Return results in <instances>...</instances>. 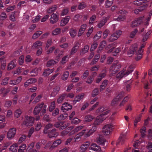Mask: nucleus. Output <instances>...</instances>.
<instances>
[{"instance_id":"nucleus-2","label":"nucleus","mask_w":152,"mask_h":152,"mask_svg":"<svg viewBox=\"0 0 152 152\" xmlns=\"http://www.w3.org/2000/svg\"><path fill=\"white\" fill-rule=\"evenodd\" d=\"M47 108V105H44L43 102H42L35 106L33 111V113L34 115H37L40 113L41 116L43 115L46 112Z\"/></svg>"},{"instance_id":"nucleus-30","label":"nucleus","mask_w":152,"mask_h":152,"mask_svg":"<svg viewBox=\"0 0 152 152\" xmlns=\"http://www.w3.org/2000/svg\"><path fill=\"white\" fill-rule=\"evenodd\" d=\"M70 17L67 16L66 17L62 19L61 22V26H64L68 22L69 20Z\"/></svg>"},{"instance_id":"nucleus-27","label":"nucleus","mask_w":152,"mask_h":152,"mask_svg":"<svg viewBox=\"0 0 152 152\" xmlns=\"http://www.w3.org/2000/svg\"><path fill=\"white\" fill-rule=\"evenodd\" d=\"M148 6L147 4H144L141 6L139 9H136L134 10V12L136 14H138L139 12H141L142 11L145 9Z\"/></svg>"},{"instance_id":"nucleus-39","label":"nucleus","mask_w":152,"mask_h":152,"mask_svg":"<svg viewBox=\"0 0 152 152\" xmlns=\"http://www.w3.org/2000/svg\"><path fill=\"white\" fill-rule=\"evenodd\" d=\"M69 75V72L68 71H66L64 72L63 75L61 76V79L64 80H66L67 79Z\"/></svg>"},{"instance_id":"nucleus-29","label":"nucleus","mask_w":152,"mask_h":152,"mask_svg":"<svg viewBox=\"0 0 152 152\" xmlns=\"http://www.w3.org/2000/svg\"><path fill=\"white\" fill-rule=\"evenodd\" d=\"M16 66V61L15 60H12L8 64L7 67L8 70H10L15 67Z\"/></svg>"},{"instance_id":"nucleus-64","label":"nucleus","mask_w":152,"mask_h":152,"mask_svg":"<svg viewBox=\"0 0 152 152\" xmlns=\"http://www.w3.org/2000/svg\"><path fill=\"white\" fill-rule=\"evenodd\" d=\"M52 43V40L51 39H48L47 41V42L46 44V48H48L50 46Z\"/></svg>"},{"instance_id":"nucleus-60","label":"nucleus","mask_w":152,"mask_h":152,"mask_svg":"<svg viewBox=\"0 0 152 152\" xmlns=\"http://www.w3.org/2000/svg\"><path fill=\"white\" fill-rule=\"evenodd\" d=\"M138 32V30L135 29L134 31H132L129 37L131 38H133L134 37L136 33Z\"/></svg>"},{"instance_id":"nucleus-36","label":"nucleus","mask_w":152,"mask_h":152,"mask_svg":"<svg viewBox=\"0 0 152 152\" xmlns=\"http://www.w3.org/2000/svg\"><path fill=\"white\" fill-rule=\"evenodd\" d=\"M94 118V117L90 115H86L84 118V121L85 122H90Z\"/></svg>"},{"instance_id":"nucleus-21","label":"nucleus","mask_w":152,"mask_h":152,"mask_svg":"<svg viewBox=\"0 0 152 152\" xmlns=\"http://www.w3.org/2000/svg\"><path fill=\"white\" fill-rule=\"evenodd\" d=\"M90 149L96 151H100L101 149L100 146H99L95 143H92L90 147Z\"/></svg>"},{"instance_id":"nucleus-57","label":"nucleus","mask_w":152,"mask_h":152,"mask_svg":"<svg viewBox=\"0 0 152 152\" xmlns=\"http://www.w3.org/2000/svg\"><path fill=\"white\" fill-rule=\"evenodd\" d=\"M60 32L61 29L59 28H57L53 31L52 34L53 35H56L59 34Z\"/></svg>"},{"instance_id":"nucleus-47","label":"nucleus","mask_w":152,"mask_h":152,"mask_svg":"<svg viewBox=\"0 0 152 152\" xmlns=\"http://www.w3.org/2000/svg\"><path fill=\"white\" fill-rule=\"evenodd\" d=\"M69 33L71 37L73 38L76 34V30L73 28H72L69 31Z\"/></svg>"},{"instance_id":"nucleus-12","label":"nucleus","mask_w":152,"mask_h":152,"mask_svg":"<svg viewBox=\"0 0 152 152\" xmlns=\"http://www.w3.org/2000/svg\"><path fill=\"white\" fill-rule=\"evenodd\" d=\"M123 96V95L122 94H119L112 100L111 102V105L113 106L117 104Z\"/></svg>"},{"instance_id":"nucleus-11","label":"nucleus","mask_w":152,"mask_h":152,"mask_svg":"<svg viewBox=\"0 0 152 152\" xmlns=\"http://www.w3.org/2000/svg\"><path fill=\"white\" fill-rule=\"evenodd\" d=\"M56 131V129L55 128L50 130L48 131L47 134H48V137L50 138L52 137H56L58 135V133Z\"/></svg>"},{"instance_id":"nucleus-32","label":"nucleus","mask_w":152,"mask_h":152,"mask_svg":"<svg viewBox=\"0 0 152 152\" xmlns=\"http://www.w3.org/2000/svg\"><path fill=\"white\" fill-rule=\"evenodd\" d=\"M73 126H70L68 127L65 130L62 131L61 132V134L63 135H66L68 134L69 132L73 129Z\"/></svg>"},{"instance_id":"nucleus-17","label":"nucleus","mask_w":152,"mask_h":152,"mask_svg":"<svg viewBox=\"0 0 152 152\" xmlns=\"http://www.w3.org/2000/svg\"><path fill=\"white\" fill-rule=\"evenodd\" d=\"M58 19V16L54 13L51 15L50 21L52 24H54L57 22Z\"/></svg>"},{"instance_id":"nucleus-3","label":"nucleus","mask_w":152,"mask_h":152,"mask_svg":"<svg viewBox=\"0 0 152 152\" xmlns=\"http://www.w3.org/2000/svg\"><path fill=\"white\" fill-rule=\"evenodd\" d=\"M134 68V65H130L126 71L124 69L121 71L117 74L116 78L118 80H120L124 77H126L132 72Z\"/></svg>"},{"instance_id":"nucleus-59","label":"nucleus","mask_w":152,"mask_h":152,"mask_svg":"<svg viewBox=\"0 0 152 152\" xmlns=\"http://www.w3.org/2000/svg\"><path fill=\"white\" fill-rule=\"evenodd\" d=\"M142 53L138 51V53H137V56L135 58L136 61H138L141 58L142 56Z\"/></svg>"},{"instance_id":"nucleus-43","label":"nucleus","mask_w":152,"mask_h":152,"mask_svg":"<svg viewBox=\"0 0 152 152\" xmlns=\"http://www.w3.org/2000/svg\"><path fill=\"white\" fill-rule=\"evenodd\" d=\"M34 144L35 143L33 142L29 144L26 150V151L28 152L31 151L34 146Z\"/></svg>"},{"instance_id":"nucleus-28","label":"nucleus","mask_w":152,"mask_h":152,"mask_svg":"<svg viewBox=\"0 0 152 152\" xmlns=\"http://www.w3.org/2000/svg\"><path fill=\"white\" fill-rule=\"evenodd\" d=\"M108 80H105L102 82V84L100 86L99 90L100 91H102L104 90L108 83Z\"/></svg>"},{"instance_id":"nucleus-63","label":"nucleus","mask_w":152,"mask_h":152,"mask_svg":"<svg viewBox=\"0 0 152 152\" xmlns=\"http://www.w3.org/2000/svg\"><path fill=\"white\" fill-rule=\"evenodd\" d=\"M71 122L73 124H77L80 122V120L77 118H74L71 120Z\"/></svg>"},{"instance_id":"nucleus-33","label":"nucleus","mask_w":152,"mask_h":152,"mask_svg":"<svg viewBox=\"0 0 152 152\" xmlns=\"http://www.w3.org/2000/svg\"><path fill=\"white\" fill-rule=\"evenodd\" d=\"M18 147V144L17 143H15L13 144L10 146L9 150L12 152H16L17 151Z\"/></svg>"},{"instance_id":"nucleus-37","label":"nucleus","mask_w":152,"mask_h":152,"mask_svg":"<svg viewBox=\"0 0 152 152\" xmlns=\"http://www.w3.org/2000/svg\"><path fill=\"white\" fill-rule=\"evenodd\" d=\"M67 114L65 113H64L63 114H61L58 116V121H61L64 120L67 117Z\"/></svg>"},{"instance_id":"nucleus-7","label":"nucleus","mask_w":152,"mask_h":152,"mask_svg":"<svg viewBox=\"0 0 152 152\" xmlns=\"http://www.w3.org/2000/svg\"><path fill=\"white\" fill-rule=\"evenodd\" d=\"M122 34V31L120 30H118L115 33L113 34L108 39V41L110 42H113L117 39Z\"/></svg>"},{"instance_id":"nucleus-55","label":"nucleus","mask_w":152,"mask_h":152,"mask_svg":"<svg viewBox=\"0 0 152 152\" xmlns=\"http://www.w3.org/2000/svg\"><path fill=\"white\" fill-rule=\"evenodd\" d=\"M98 45L96 42H94L91 45L90 50L93 51L97 47Z\"/></svg>"},{"instance_id":"nucleus-56","label":"nucleus","mask_w":152,"mask_h":152,"mask_svg":"<svg viewBox=\"0 0 152 152\" xmlns=\"http://www.w3.org/2000/svg\"><path fill=\"white\" fill-rule=\"evenodd\" d=\"M99 94V89L96 88L94 89L93 91L92 94V96L93 97H95Z\"/></svg>"},{"instance_id":"nucleus-13","label":"nucleus","mask_w":152,"mask_h":152,"mask_svg":"<svg viewBox=\"0 0 152 152\" xmlns=\"http://www.w3.org/2000/svg\"><path fill=\"white\" fill-rule=\"evenodd\" d=\"M96 142L98 144L101 145L102 146H104L106 143V146L108 144L105 138L102 136H100L96 138Z\"/></svg>"},{"instance_id":"nucleus-61","label":"nucleus","mask_w":152,"mask_h":152,"mask_svg":"<svg viewBox=\"0 0 152 152\" xmlns=\"http://www.w3.org/2000/svg\"><path fill=\"white\" fill-rule=\"evenodd\" d=\"M148 151L149 152H152V142H149L147 146Z\"/></svg>"},{"instance_id":"nucleus-38","label":"nucleus","mask_w":152,"mask_h":152,"mask_svg":"<svg viewBox=\"0 0 152 152\" xmlns=\"http://www.w3.org/2000/svg\"><path fill=\"white\" fill-rule=\"evenodd\" d=\"M42 42L40 41H37L34 43L32 46V48L33 49L36 48L38 47L42 46Z\"/></svg>"},{"instance_id":"nucleus-54","label":"nucleus","mask_w":152,"mask_h":152,"mask_svg":"<svg viewBox=\"0 0 152 152\" xmlns=\"http://www.w3.org/2000/svg\"><path fill=\"white\" fill-rule=\"evenodd\" d=\"M145 3L143 1L140 0H136L133 2V4L136 5H141L142 3Z\"/></svg>"},{"instance_id":"nucleus-41","label":"nucleus","mask_w":152,"mask_h":152,"mask_svg":"<svg viewBox=\"0 0 152 152\" xmlns=\"http://www.w3.org/2000/svg\"><path fill=\"white\" fill-rule=\"evenodd\" d=\"M26 146L25 144H22L19 146V149L18 150V152H24L26 150Z\"/></svg>"},{"instance_id":"nucleus-14","label":"nucleus","mask_w":152,"mask_h":152,"mask_svg":"<svg viewBox=\"0 0 152 152\" xmlns=\"http://www.w3.org/2000/svg\"><path fill=\"white\" fill-rule=\"evenodd\" d=\"M90 144V142L88 141H87L83 144L80 147V151L81 152H85L88 148Z\"/></svg>"},{"instance_id":"nucleus-19","label":"nucleus","mask_w":152,"mask_h":152,"mask_svg":"<svg viewBox=\"0 0 152 152\" xmlns=\"http://www.w3.org/2000/svg\"><path fill=\"white\" fill-rule=\"evenodd\" d=\"M126 139V134L125 133L121 134L118 140V143L117 144L121 142L122 145L123 144Z\"/></svg>"},{"instance_id":"nucleus-16","label":"nucleus","mask_w":152,"mask_h":152,"mask_svg":"<svg viewBox=\"0 0 152 152\" xmlns=\"http://www.w3.org/2000/svg\"><path fill=\"white\" fill-rule=\"evenodd\" d=\"M84 96V94L83 93L77 95L75 97L73 101V104H75L77 102H79L83 98Z\"/></svg>"},{"instance_id":"nucleus-23","label":"nucleus","mask_w":152,"mask_h":152,"mask_svg":"<svg viewBox=\"0 0 152 152\" xmlns=\"http://www.w3.org/2000/svg\"><path fill=\"white\" fill-rule=\"evenodd\" d=\"M61 143V139H58L55 141L51 146L50 147V150H51L55 147L58 146Z\"/></svg>"},{"instance_id":"nucleus-5","label":"nucleus","mask_w":152,"mask_h":152,"mask_svg":"<svg viewBox=\"0 0 152 152\" xmlns=\"http://www.w3.org/2000/svg\"><path fill=\"white\" fill-rule=\"evenodd\" d=\"M34 120V118L31 116H26L25 120L23 122V124L26 127L32 126Z\"/></svg>"},{"instance_id":"nucleus-24","label":"nucleus","mask_w":152,"mask_h":152,"mask_svg":"<svg viewBox=\"0 0 152 152\" xmlns=\"http://www.w3.org/2000/svg\"><path fill=\"white\" fill-rule=\"evenodd\" d=\"M9 90L4 88H3L0 90V96L5 97L9 93Z\"/></svg>"},{"instance_id":"nucleus-20","label":"nucleus","mask_w":152,"mask_h":152,"mask_svg":"<svg viewBox=\"0 0 152 152\" xmlns=\"http://www.w3.org/2000/svg\"><path fill=\"white\" fill-rule=\"evenodd\" d=\"M37 80L35 78H30L27 80L24 83V86L25 87H28L30 84L35 83Z\"/></svg>"},{"instance_id":"nucleus-62","label":"nucleus","mask_w":152,"mask_h":152,"mask_svg":"<svg viewBox=\"0 0 152 152\" xmlns=\"http://www.w3.org/2000/svg\"><path fill=\"white\" fill-rule=\"evenodd\" d=\"M101 34H102V31H99L96 34L94 37V39H99L101 36Z\"/></svg>"},{"instance_id":"nucleus-25","label":"nucleus","mask_w":152,"mask_h":152,"mask_svg":"<svg viewBox=\"0 0 152 152\" xmlns=\"http://www.w3.org/2000/svg\"><path fill=\"white\" fill-rule=\"evenodd\" d=\"M66 93H65L60 95L57 99L58 103V104L61 103L64 99L66 98Z\"/></svg>"},{"instance_id":"nucleus-40","label":"nucleus","mask_w":152,"mask_h":152,"mask_svg":"<svg viewBox=\"0 0 152 152\" xmlns=\"http://www.w3.org/2000/svg\"><path fill=\"white\" fill-rule=\"evenodd\" d=\"M38 72V69L37 68H35L30 71V73L31 74V76L35 77L37 75Z\"/></svg>"},{"instance_id":"nucleus-58","label":"nucleus","mask_w":152,"mask_h":152,"mask_svg":"<svg viewBox=\"0 0 152 152\" xmlns=\"http://www.w3.org/2000/svg\"><path fill=\"white\" fill-rule=\"evenodd\" d=\"M24 57L23 55H22L19 58L18 63L20 65H22L24 61Z\"/></svg>"},{"instance_id":"nucleus-49","label":"nucleus","mask_w":152,"mask_h":152,"mask_svg":"<svg viewBox=\"0 0 152 152\" xmlns=\"http://www.w3.org/2000/svg\"><path fill=\"white\" fill-rule=\"evenodd\" d=\"M106 75V71L105 69L102 70L101 73L98 75L99 77H101L102 78H104Z\"/></svg>"},{"instance_id":"nucleus-52","label":"nucleus","mask_w":152,"mask_h":152,"mask_svg":"<svg viewBox=\"0 0 152 152\" xmlns=\"http://www.w3.org/2000/svg\"><path fill=\"white\" fill-rule=\"evenodd\" d=\"M69 56L68 55H66L64 56L63 57L62 59V60L61 61V63L63 64L65 63H66V61H68L69 58Z\"/></svg>"},{"instance_id":"nucleus-4","label":"nucleus","mask_w":152,"mask_h":152,"mask_svg":"<svg viewBox=\"0 0 152 152\" xmlns=\"http://www.w3.org/2000/svg\"><path fill=\"white\" fill-rule=\"evenodd\" d=\"M121 66V64L118 63V61H116L110 67V72L113 75V74H115L118 71Z\"/></svg>"},{"instance_id":"nucleus-31","label":"nucleus","mask_w":152,"mask_h":152,"mask_svg":"<svg viewBox=\"0 0 152 152\" xmlns=\"http://www.w3.org/2000/svg\"><path fill=\"white\" fill-rule=\"evenodd\" d=\"M53 69H50L48 68L45 69L43 73V75L45 76H47L53 72Z\"/></svg>"},{"instance_id":"nucleus-50","label":"nucleus","mask_w":152,"mask_h":152,"mask_svg":"<svg viewBox=\"0 0 152 152\" xmlns=\"http://www.w3.org/2000/svg\"><path fill=\"white\" fill-rule=\"evenodd\" d=\"M113 0H107L105 2V6L106 7L108 8L110 7L112 4Z\"/></svg>"},{"instance_id":"nucleus-35","label":"nucleus","mask_w":152,"mask_h":152,"mask_svg":"<svg viewBox=\"0 0 152 152\" xmlns=\"http://www.w3.org/2000/svg\"><path fill=\"white\" fill-rule=\"evenodd\" d=\"M89 49V47L88 45H85L80 52L81 55H83L88 52Z\"/></svg>"},{"instance_id":"nucleus-34","label":"nucleus","mask_w":152,"mask_h":152,"mask_svg":"<svg viewBox=\"0 0 152 152\" xmlns=\"http://www.w3.org/2000/svg\"><path fill=\"white\" fill-rule=\"evenodd\" d=\"M53 125H52L50 124L49 123L45 126V127L44 129V133L45 134H47L48 131H49L50 130L49 129L52 127Z\"/></svg>"},{"instance_id":"nucleus-15","label":"nucleus","mask_w":152,"mask_h":152,"mask_svg":"<svg viewBox=\"0 0 152 152\" xmlns=\"http://www.w3.org/2000/svg\"><path fill=\"white\" fill-rule=\"evenodd\" d=\"M72 106L69 104L67 102H65L62 105L61 108V110L63 112H65L69 110L72 109Z\"/></svg>"},{"instance_id":"nucleus-51","label":"nucleus","mask_w":152,"mask_h":152,"mask_svg":"<svg viewBox=\"0 0 152 152\" xmlns=\"http://www.w3.org/2000/svg\"><path fill=\"white\" fill-rule=\"evenodd\" d=\"M55 108V102H53L51 103V104L49 106V110L50 112H52Z\"/></svg>"},{"instance_id":"nucleus-18","label":"nucleus","mask_w":152,"mask_h":152,"mask_svg":"<svg viewBox=\"0 0 152 152\" xmlns=\"http://www.w3.org/2000/svg\"><path fill=\"white\" fill-rule=\"evenodd\" d=\"M110 15H108L107 17H104L98 24V27L100 28L103 26L110 18Z\"/></svg>"},{"instance_id":"nucleus-42","label":"nucleus","mask_w":152,"mask_h":152,"mask_svg":"<svg viewBox=\"0 0 152 152\" xmlns=\"http://www.w3.org/2000/svg\"><path fill=\"white\" fill-rule=\"evenodd\" d=\"M57 62L58 60L57 61H55L53 60H51L48 61L47 64V66L48 67H50L56 63Z\"/></svg>"},{"instance_id":"nucleus-45","label":"nucleus","mask_w":152,"mask_h":152,"mask_svg":"<svg viewBox=\"0 0 152 152\" xmlns=\"http://www.w3.org/2000/svg\"><path fill=\"white\" fill-rule=\"evenodd\" d=\"M42 31H37L33 35L32 38L35 39L37 38L42 33Z\"/></svg>"},{"instance_id":"nucleus-48","label":"nucleus","mask_w":152,"mask_h":152,"mask_svg":"<svg viewBox=\"0 0 152 152\" xmlns=\"http://www.w3.org/2000/svg\"><path fill=\"white\" fill-rule=\"evenodd\" d=\"M22 113V111L20 109H18L15 113L14 115L15 117L17 118H18Z\"/></svg>"},{"instance_id":"nucleus-9","label":"nucleus","mask_w":152,"mask_h":152,"mask_svg":"<svg viewBox=\"0 0 152 152\" xmlns=\"http://www.w3.org/2000/svg\"><path fill=\"white\" fill-rule=\"evenodd\" d=\"M143 17H139L135 19L131 23V26L132 28H134L140 24L142 22Z\"/></svg>"},{"instance_id":"nucleus-6","label":"nucleus","mask_w":152,"mask_h":152,"mask_svg":"<svg viewBox=\"0 0 152 152\" xmlns=\"http://www.w3.org/2000/svg\"><path fill=\"white\" fill-rule=\"evenodd\" d=\"M127 13V11L124 10H120L118 14L119 15L117 18H114V20L117 21H124L125 19V15Z\"/></svg>"},{"instance_id":"nucleus-46","label":"nucleus","mask_w":152,"mask_h":152,"mask_svg":"<svg viewBox=\"0 0 152 152\" xmlns=\"http://www.w3.org/2000/svg\"><path fill=\"white\" fill-rule=\"evenodd\" d=\"M87 5L84 2L80 3L78 6V9L79 10H82L86 7Z\"/></svg>"},{"instance_id":"nucleus-10","label":"nucleus","mask_w":152,"mask_h":152,"mask_svg":"<svg viewBox=\"0 0 152 152\" xmlns=\"http://www.w3.org/2000/svg\"><path fill=\"white\" fill-rule=\"evenodd\" d=\"M113 126L110 124H108L105 125L103 128L102 132L104 135H107L109 134L110 132V130L112 129Z\"/></svg>"},{"instance_id":"nucleus-26","label":"nucleus","mask_w":152,"mask_h":152,"mask_svg":"<svg viewBox=\"0 0 152 152\" xmlns=\"http://www.w3.org/2000/svg\"><path fill=\"white\" fill-rule=\"evenodd\" d=\"M87 27V25L86 24L82 25L79 30L78 36H80L84 33V31L86 29Z\"/></svg>"},{"instance_id":"nucleus-22","label":"nucleus","mask_w":152,"mask_h":152,"mask_svg":"<svg viewBox=\"0 0 152 152\" xmlns=\"http://www.w3.org/2000/svg\"><path fill=\"white\" fill-rule=\"evenodd\" d=\"M79 44L77 42H76L74 44L73 47L72 48L70 52L71 55H73L77 52L79 48Z\"/></svg>"},{"instance_id":"nucleus-1","label":"nucleus","mask_w":152,"mask_h":152,"mask_svg":"<svg viewBox=\"0 0 152 152\" xmlns=\"http://www.w3.org/2000/svg\"><path fill=\"white\" fill-rule=\"evenodd\" d=\"M107 109L108 107L104 106L100 107L96 110V113L100 115L97 117L92 128L85 134V137H89L97 129L96 126L100 124L105 119V117H103V116L107 114L110 112L109 110H107Z\"/></svg>"},{"instance_id":"nucleus-44","label":"nucleus","mask_w":152,"mask_h":152,"mask_svg":"<svg viewBox=\"0 0 152 152\" xmlns=\"http://www.w3.org/2000/svg\"><path fill=\"white\" fill-rule=\"evenodd\" d=\"M141 117L142 114H140L139 115L137 118H135V120L134 121V125L135 127L137 126V123L140 121Z\"/></svg>"},{"instance_id":"nucleus-53","label":"nucleus","mask_w":152,"mask_h":152,"mask_svg":"<svg viewBox=\"0 0 152 152\" xmlns=\"http://www.w3.org/2000/svg\"><path fill=\"white\" fill-rule=\"evenodd\" d=\"M9 80V77H6L4 79L2 80L1 84L2 85H5L8 83V81Z\"/></svg>"},{"instance_id":"nucleus-8","label":"nucleus","mask_w":152,"mask_h":152,"mask_svg":"<svg viewBox=\"0 0 152 152\" xmlns=\"http://www.w3.org/2000/svg\"><path fill=\"white\" fill-rule=\"evenodd\" d=\"M16 133V130L15 128H12L9 129L7 132V137L10 140H11L15 136Z\"/></svg>"}]
</instances>
